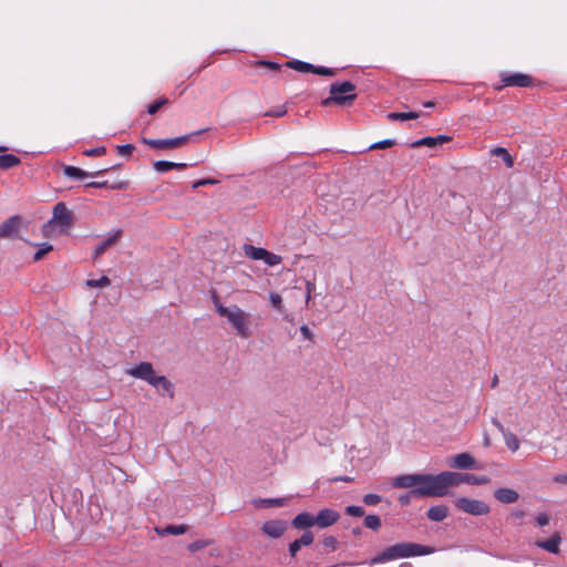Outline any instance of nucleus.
<instances>
[{
	"label": "nucleus",
	"mask_w": 567,
	"mask_h": 567,
	"mask_svg": "<svg viewBox=\"0 0 567 567\" xmlns=\"http://www.w3.org/2000/svg\"><path fill=\"white\" fill-rule=\"evenodd\" d=\"M502 85L496 86V90H502L505 86H516V87H530L533 85V79L528 74L524 73H503L502 75Z\"/></svg>",
	"instance_id": "nucleus-9"
},
{
	"label": "nucleus",
	"mask_w": 567,
	"mask_h": 567,
	"mask_svg": "<svg viewBox=\"0 0 567 567\" xmlns=\"http://www.w3.org/2000/svg\"><path fill=\"white\" fill-rule=\"evenodd\" d=\"M122 236V230H116L113 235L102 241L95 249V257L103 255L111 246L115 245Z\"/></svg>",
	"instance_id": "nucleus-21"
},
{
	"label": "nucleus",
	"mask_w": 567,
	"mask_h": 567,
	"mask_svg": "<svg viewBox=\"0 0 567 567\" xmlns=\"http://www.w3.org/2000/svg\"><path fill=\"white\" fill-rule=\"evenodd\" d=\"M110 169V167H105L103 169H100L95 173H87L79 167H75V166H65L63 168V173L65 176L68 177H71V178H78V179H83L87 176H95V175H99V174H103V173H106L107 171Z\"/></svg>",
	"instance_id": "nucleus-16"
},
{
	"label": "nucleus",
	"mask_w": 567,
	"mask_h": 567,
	"mask_svg": "<svg viewBox=\"0 0 567 567\" xmlns=\"http://www.w3.org/2000/svg\"><path fill=\"white\" fill-rule=\"evenodd\" d=\"M363 523L367 528L375 530V532L379 530L382 525L380 516L374 515V514L365 516Z\"/></svg>",
	"instance_id": "nucleus-30"
},
{
	"label": "nucleus",
	"mask_w": 567,
	"mask_h": 567,
	"mask_svg": "<svg viewBox=\"0 0 567 567\" xmlns=\"http://www.w3.org/2000/svg\"><path fill=\"white\" fill-rule=\"evenodd\" d=\"M399 567H413L410 563H403Z\"/></svg>",
	"instance_id": "nucleus-63"
},
{
	"label": "nucleus",
	"mask_w": 567,
	"mask_h": 567,
	"mask_svg": "<svg viewBox=\"0 0 567 567\" xmlns=\"http://www.w3.org/2000/svg\"><path fill=\"white\" fill-rule=\"evenodd\" d=\"M269 299H270L272 307H275L278 310L281 309L282 298L279 293L271 292L269 296Z\"/></svg>",
	"instance_id": "nucleus-45"
},
{
	"label": "nucleus",
	"mask_w": 567,
	"mask_h": 567,
	"mask_svg": "<svg viewBox=\"0 0 567 567\" xmlns=\"http://www.w3.org/2000/svg\"><path fill=\"white\" fill-rule=\"evenodd\" d=\"M267 249L255 247L252 245H244L245 256L252 260H262Z\"/></svg>",
	"instance_id": "nucleus-25"
},
{
	"label": "nucleus",
	"mask_w": 567,
	"mask_h": 567,
	"mask_svg": "<svg viewBox=\"0 0 567 567\" xmlns=\"http://www.w3.org/2000/svg\"><path fill=\"white\" fill-rule=\"evenodd\" d=\"M159 535H183L187 532L186 525H168L164 529H156Z\"/></svg>",
	"instance_id": "nucleus-29"
},
{
	"label": "nucleus",
	"mask_w": 567,
	"mask_h": 567,
	"mask_svg": "<svg viewBox=\"0 0 567 567\" xmlns=\"http://www.w3.org/2000/svg\"><path fill=\"white\" fill-rule=\"evenodd\" d=\"M491 153L494 156L501 157L504 161L506 167L512 168L514 166V158L506 148L498 146L493 148Z\"/></svg>",
	"instance_id": "nucleus-26"
},
{
	"label": "nucleus",
	"mask_w": 567,
	"mask_h": 567,
	"mask_svg": "<svg viewBox=\"0 0 567 567\" xmlns=\"http://www.w3.org/2000/svg\"><path fill=\"white\" fill-rule=\"evenodd\" d=\"M311 73L323 75V76H333L336 75V70L326 68V66H316L313 65V70H311Z\"/></svg>",
	"instance_id": "nucleus-37"
},
{
	"label": "nucleus",
	"mask_w": 567,
	"mask_h": 567,
	"mask_svg": "<svg viewBox=\"0 0 567 567\" xmlns=\"http://www.w3.org/2000/svg\"><path fill=\"white\" fill-rule=\"evenodd\" d=\"M498 384V377L495 374L493 380H492V388H495L496 385Z\"/></svg>",
	"instance_id": "nucleus-60"
},
{
	"label": "nucleus",
	"mask_w": 567,
	"mask_h": 567,
	"mask_svg": "<svg viewBox=\"0 0 567 567\" xmlns=\"http://www.w3.org/2000/svg\"><path fill=\"white\" fill-rule=\"evenodd\" d=\"M291 524L298 529L316 526L315 515L308 512L300 513L292 519Z\"/></svg>",
	"instance_id": "nucleus-19"
},
{
	"label": "nucleus",
	"mask_w": 567,
	"mask_h": 567,
	"mask_svg": "<svg viewBox=\"0 0 567 567\" xmlns=\"http://www.w3.org/2000/svg\"><path fill=\"white\" fill-rule=\"evenodd\" d=\"M451 140H452V137H450L447 135H439V136H435V137L427 136V137H423L421 140H417V141L413 142L411 144V146L414 147V148H417V147H421V146L434 147L437 144L446 143V142H450Z\"/></svg>",
	"instance_id": "nucleus-18"
},
{
	"label": "nucleus",
	"mask_w": 567,
	"mask_h": 567,
	"mask_svg": "<svg viewBox=\"0 0 567 567\" xmlns=\"http://www.w3.org/2000/svg\"><path fill=\"white\" fill-rule=\"evenodd\" d=\"M21 225V218L18 215L11 216L0 225V238L13 237L17 235Z\"/></svg>",
	"instance_id": "nucleus-12"
},
{
	"label": "nucleus",
	"mask_w": 567,
	"mask_h": 567,
	"mask_svg": "<svg viewBox=\"0 0 567 567\" xmlns=\"http://www.w3.org/2000/svg\"><path fill=\"white\" fill-rule=\"evenodd\" d=\"M422 474H405L393 478L392 485L396 488H415L421 486Z\"/></svg>",
	"instance_id": "nucleus-11"
},
{
	"label": "nucleus",
	"mask_w": 567,
	"mask_h": 567,
	"mask_svg": "<svg viewBox=\"0 0 567 567\" xmlns=\"http://www.w3.org/2000/svg\"><path fill=\"white\" fill-rule=\"evenodd\" d=\"M86 186L94 187V188H102V187H106L107 186V182L106 181H103V182H92V183H89Z\"/></svg>",
	"instance_id": "nucleus-55"
},
{
	"label": "nucleus",
	"mask_w": 567,
	"mask_h": 567,
	"mask_svg": "<svg viewBox=\"0 0 567 567\" xmlns=\"http://www.w3.org/2000/svg\"><path fill=\"white\" fill-rule=\"evenodd\" d=\"M73 224V215L66 205L62 202L53 207L52 218L42 226L44 236H50L54 227H59L61 233H68Z\"/></svg>",
	"instance_id": "nucleus-6"
},
{
	"label": "nucleus",
	"mask_w": 567,
	"mask_h": 567,
	"mask_svg": "<svg viewBox=\"0 0 567 567\" xmlns=\"http://www.w3.org/2000/svg\"><path fill=\"white\" fill-rule=\"evenodd\" d=\"M313 534L310 530H306L300 538H298L301 546H309L313 543Z\"/></svg>",
	"instance_id": "nucleus-44"
},
{
	"label": "nucleus",
	"mask_w": 567,
	"mask_h": 567,
	"mask_svg": "<svg viewBox=\"0 0 567 567\" xmlns=\"http://www.w3.org/2000/svg\"><path fill=\"white\" fill-rule=\"evenodd\" d=\"M553 482L557 484H567V474H558L553 477Z\"/></svg>",
	"instance_id": "nucleus-53"
},
{
	"label": "nucleus",
	"mask_w": 567,
	"mask_h": 567,
	"mask_svg": "<svg viewBox=\"0 0 567 567\" xmlns=\"http://www.w3.org/2000/svg\"><path fill=\"white\" fill-rule=\"evenodd\" d=\"M355 99V85L352 82H336L330 85V96L322 100L321 104L326 107L330 105H352Z\"/></svg>",
	"instance_id": "nucleus-5"
},
{
	"label": "nucleus",
	"mask_w": 567,
	"mask_h": 567,
	"mask_svg": "<svg viewBox=\"0 0 567 567\" xmlns=\"http://www.w3.org/2000/svg\"><path fill=\"white\" fill-rule=\"evenodd\" d=\"M287 66L302 73H311V70H313V64L299 60H292L287 62Z\"/></svg>",
	"instance_id": "nucleus-28"
},
{
	"label": "nucleus",
	"mask_w": 567,
	"mask_h": 567,
	"mask_svg": "<svg viewBox=\"0 0 567 567\" xmlns=\"http://www.w3.org/2000/svg\"><path fill=\"white\" fill-rule=\"evenodd\" d=\"M306 290L307 292L312 293V291L315 290V284L311 281H307Z\"/></svg>",
	"instance_id": "nucleus-58"
},
{
	"label": "nucleus",
	"mask_w": 567,
	"mask_h": 567,
	"mask_svg": "<svg viewBox=\"0 0 567 567\" xmlns=\"http://www.w3.org/2000/svg\"><path fill=\"white\" fill-rule=\"evenodd\" d=\"M411 497H415L414 495L411 494V491L406 494V495H401L399 497V502L402 504V505H408L410 504V501H411Z\"/></svg>",
	"instance_id": "nucleus-54"
},
{
	"label": "nucleus",
	"mask_w": 567,
	"mask_h": 567,
	"mask_svg": "<svg viewBox=\"0 0 567 567\" xmlns=\"http://www.w3.org/2000/svg\"><path fill=\"white\" fill-rule=\"evenodd\" d=\"M301 544L299 543L298 539L293 540L290 545H289V553H290V556L291 557H295L297 555V553L300 550L301 548Z\"/></svg>",
	"instance_id": "nucleus-48"
},
{
	"label": "nucleus",
	"mask_w": 567,
	"mask_h": 567,
	"mask_svg": "<svg viewBox=\"0 0 567 567\" xmlns=\"http://www.w3.org/2000/svg\"><path fill=\"white\" fill-rule=\"evenodd\" d=\"M210 540H195L188 545V550L195 553L199 549L207 547L208 545H210Z\"/></svg>",
	"instance_id": "nucleus-40"
},
{
	"label": "nucleus",
	"mask_w": 567,
	"mask_h": 567,
	"mask_svg": "<svg viewBox=\"0 0 567 567\" xmlns=\"http://www.w3.org/2000/svg\"><path fill=\"white\" fill-rule=\"evenodd\" d=\"M393 145H395V141L394 140H383V141H380V142H377V143L372 144L370 146V148L371 150H384V148L392 147Z\"/></svg>",
	"instance_id": "nucleus-41"
},
{
	"label": "nucleus",
	"mask_w": 567,
	"mask_h": 567,
	"mask_svg": "<svg viewBox=\"0 0 567 567\" xmlns=\"http://www.w3.org/2000/svg\"><path fill=\"white\" fill-rule=\"evenodd\" d=\"M331 482H352L353 478L350 476H338L330 480Z\"/></svg>",
	"instance_id": "nucleus-56"
},
{
	"label": "nucleus",
	"mask_w": 567,
	"mask_h": 567,
	"mask_svg": "<svg viewBox=\"0 0 567 567\" xmlns=\"http://www.w3.org/2000/svg\"><path fill=\"white\" fill-rule=\"evenodd\" d=\"M381 496L378 495V494H365L363 496V503L368 506H374V505H378L380 502H381Z\"/></svg>",
	"instance_id": "nucleus-38"
},
{
	"label": "nucleus",
	"mask_w": 567,
	"mask_h": 567,
	"mask_svg": "<svg viewBox=\"0 0 567 567\" xmlns=\"http://www.w3.org/2000/svg\"><path fill=\"white\" fill-rule=\"evenodd\" d=\"M495 498L504 504H512L518 501L519 495L516 491L507 487H501L494 492Z\"/></svg>",
	"instance_id": "nucleus-17"
},
{
	"label": "nucleus",
	"mask_w": 567,
	"mask_h": 567,
	"mask_svg": "<svg viewBox=\"0 0 567 567\" xmlns=\"http://www.w3.org/2000/svg\"><path fill=\"white\" fill-rule=\"evenodd\" d=\"M340 519L339 512L332 508H322L315 516L316 526L319 528H328Z\"/></svg>",
	"instance_id": "nucleus-10"
},
{
	"label": "nucleus",
	"mask_w": 567,
	"mask_h": 567,
	"mask_svg": "<svg viewBox=\"0 0 567 567\" xmlns=\"http://www.w3.org/2000/svg\"><path fill=\"white\" fill-rule=\"evenodd\" d=\"M287 113V110L285 107H281L277 111H269L266 113V115L268 116H276V117H281L284 116L285 114Z\"/></svg>",
	"instance_id": "nucleus-52"
},
{
	"label": "nucleus",
	"mask_w": 567,
	"mask_h": 567,
	"mask_svg": "<svg viewBox=\"0 0 567 567\" xmlns=\"http://www.w3.org/2000/svg\"><path fill=\"white\" fill-rule=\"evenodd\" d=\"M493 423L502 432L503 435H504V433L508 432V431L505 430V427L503 426V424L501 422L494 420Z\"/></svg>",
	"instance_id": "nucleus-57"
},
{
	"label": "nucleus",
	"mask_w": 567,
	"mask_h": 567,
	"mask_svg": "<svg viewBox=\"0 0 567 567\" xmlns=\"http://www.w3.org/2000/svg\"><path fill=\"white\" fill-rule=\"evenodd\" d=\"M420 115L419 112H391L388 114V118L391 121H408L419 118Z\"/></svg>",
	"instance_id": "nucleus-27"
},
{
	"label": "nucleus",
	"mask_w": 567,
	"mask_h": 567,
	"mask_svg": "<svg viewBox=\"0 0 567 567\" xmlns=\"http://www.w3.org/2000/svg\"><path fill=\"white\" fill-rule=\"evenodd\" d=\"M504 441L511 451L516 452L519 449V440L514 433H504Z\"/></svg>",
	"instance_id": "nucleus-31"
},
{
	"label": "nucleus",
	"mask_w": 567,
	"mask_h": 567,
	"mask_svg": "<svg viewBox=\"0 0 567 567\" xmlns=\"http://www.w3.org/2000/svg\"><path fill=\"white\" fill-rule=\"evenodd\" d=\"M287 529V524L284 520L275 519L264 523L261 530L272 538H279Z\"/></svg>",
	"instance_id": "nucleus-13"
},
{
	"label": "nucleus",
	"mask_w": 567,
	"mask_h": 567,
	"mask_svg": "<svg viewBox=\"0 0 567 567\" xmlns=\"http://www.w3.org/2000/svg\"><path fill=\"white\" fill-rule=\"evenodd\" d=\"M134 150L135 146L133 144H124L116 146L117 154L123 156H131Z\"/></svg>",
	"instance_id": "nucleus-42"
},
{
	"label": "nucleus",
	"mask_w": 567,
	"mask_h": 567,
	"mask_svg": "<svg viewBox=\"0 0 567 567\" xmlns=\"http://www.w3.org/2000/svg\"><path fill=\"white\" fill-rule=\"evenodd\" d=\"M192 135L193 134H187V135H183L179 137L165 138V140H153V138L142 137L141 142L154 150H174V148H178V147L185 145L189 141Z\"/></svg>",
	"instance_id": "nucleus-8"
},
{
	"label": "nucleus",
	"mask_w": 567,
	"mask_h": 567,
	"mask_svg": "<svg viewBox=\"0 0 567 567\" xmlns=\"http://www.w3.org/2000/svg\"><path fill=\"white\" fill-rule=\"evenodd\" d=\"M106 154V148L104 146L89 148L83 151V155L85 156H103Z\"/></svg>",
	"instance_id": "nucleus-43"
},
{
	"label": "nucleus",
	"mask_w": 567,
	"mask_h": 567,
	"mask_svg": "<svg viewBox=\"0 0 567 567\" xmlns=\"http://www.w3.org/2000/svg\"><path fill=\"white\" fill-rule=\"evenodd\" d=\"M346 514L353 517H362L364 515V509L361 506L350 505L346 507Z\"/></svg>",
	"instance_id": "nucleus-39"
},
{
	"label": "nucleus",
	"mask_w": 567,
	"mask_h": 567,
	"mask_svg": "<svg viewBox=\"0 0 567 567\" xmlns=\"http://www.w3.org/2000/svg\"><path fill=\"white\" fill-rule=\"evenodd\" d=\"M322 545L330 551L337 550L339 542L333 536H326L322 540Z\"/></svg>",
	"instance_id": "nucleus-36"
},
{
	"label": "nucleus",
	"mask_w": 567,
	"mask_h": 567,
	"mask_svg": "<svg viewBox=\"0 0 567 567\" xmlns=\"http://www.w3.org/2000/svg\"><path fill=\"white\" fill-rule=\"evenodd\" d=\"M455 486L454 472H441L436 475L422 474L421 486L411 489L415 497H442L449 488Z\"/></svg>",
	"instance_id": "nucleus-1"
},
{
	"label": "nucleus",
	"mask_w": 567,
	"mask_h": 567,
	"mask_svg": "<svg viewBox=\"0 0 567 567\" xmlns=\"http://www.w3.org/2000/svg\"><path fill=\"white\" fill-rule=\"evenodd\" d=\"M310 299H311V293L307 292V296H306V302H307V305L309 303Z\"/></svg>",
	"instance_id": "nucleus-64"
},
{
	"label": "nucleus",
	"mask_w": 567,
	"mask_h": 567,
	"mask_svg": "<svg viewBox=\"0 0 567 567\" xmlns=\"http://www.w3.org/2000/svg\"><path fill=\"white\" fill-rule=\"evenodd\" d=\"M217 183H218V181H216L214 178H204V179H199V181L195 182L193 184V188H198V187L205 186V185H215Z\"/></svg>",
	"instance_id": "nucleus-46"
},
{
	"label": "nucleus",
	"mask_w": 567,
	"mask_h": 567,
	"mask_svg": "<svg viewBox=\"0 0 567 567\" xmlns=\"http://www.w3.org/2000/svg\"><path fill=\"white\" fill-rule=\"evenodd\" d=\"M258 65L260 66H265L271 71H279L280 70V65L275 63V62H269V61H260L258 62Z\"/></svg>",
	"instance_id": "nucleus-49"
},
{
	"label": "nucleus",
	"mask_w": 567,
	"mask_h": 567,
	"mask_svg": "<svg viewBox=\"0 0 567 567\" xmlns=\"http://www.w3.org/2000/svg\"><path fill=\"white\" fill-rule=\"evenodd\" d=\"M168 103H169L168 99L163 96V97L154 101L153 103H151L147 106V113L151 115H154L159 111L161 107H163L164 105H166Z\"/></svg>",
	"instance_id": "nucleus-32"
},
{
	"label": "nucleus",
	"mask_w": 567,
	"mask_h": 567,
	"mask_svg": "<svg viewBox=\"0 0 567 567\" xmlns=\"http://www.w3.org/2000/svg\"><path fill=\"white\" fill-rule=\"evenodd\" d=\"M264 504L270 505V506H282L286 504L285 498H268L262 501Z\"/></svg>",
	"instance_id": "nucleus-47"
},
{
	"label": "nucleus",
	"mask_w": 567,
	"mask_h": 567,
	"mask_svg": "<svg viewBox=\"0 0 567 567\" xmlns=\"http://www.w3.org/2000/svg\"><path fill=\"white\" fill-rule=\"evenodd\" d=\"M352 533L357 536L361 535V528H354Z\"/></svg>",
	"instance_id": "nucleus-62"
},
{
	"label": "nucleus",
	"mask_w": 567,
	"mask_h": 567,
	"mask_svg": "<svg viewBox=\"0 0 567 567\" xmlns=\"http://www.w3.org/2000/svg\"><path fill=\"white\" fill-rule=\"evenodd\" d=\"M300 332L303 336L305 339L312 341L313 340V333L309 329L307 324H303L300 327Z\"/></svg>",
	"instance_id": "nucleus-51"
},
{
	"label": "nucleus",
	"mask_w": 567,
	"mask_h": 567,
	"mask_svg": "<svg viewBox=\"0 0 567 567\" xmlns=\"http://www.w3.org/2000/svg\"><path fill=\"white\" fill-rule=\"evenodd\" d=\"M561 543V537L559 533H555L550 538L547 540H539L536 543V545L545 549L551 554H558L559 553V544Z\"/></svg>",
	"instance_id": "nucleus-20"
},
{
	"label": "nucleus",
	"mask_w": 567,
	"mask_h": 567,
	"mask_svg": "<svg viewBox=\"0 0 567 567\" xmlns=\"http://www.w3.org/2000/svg\"><path fill=\"white\" fill-rule=\"evenodd\" d=\"M434 105H435V103L433 101H429V102L424 103L425 107H433Z\"/></svg>",
	"instance_id": "nucleus-61"
},
{
	"label": "nucleus",
	"mask_w": 567,
	"mask_h": 567,
	"mask_svg": "<svg viewBox=\"0 0 567 567\" xmlns=\"http://www.w3.org/2000/svg\"><path fill=\"white\" fill-rule=\"evenodd\" d=\"M524 515L525 513L523 511H516L513 513V516H515L516 518H522Z\"/></svg>",
	"instance_id": "nucleus-59"
},
{
	"label": "nucleus",
	"mask_w": 567,
	"mask_h": 567,
	"mask_svg": "<svg viewBox=\"0 0 567 567\" xmlns=\"http://www.w3.org/2000/svg\"><path fill=\"white\" fill-rule=\"evenodd\" d=\"M213 302L215 309L220 317L228 320L231 327L236 330L237 336L241 338H248L250 336L249 328L247 326L248 315L237 306L225 307L219 302V297L216 292L213 293Z\"/></svg>",
	"instance_id": "nucleus-4"
},
{
	"label": "nucleus",
	"mask_w": 567,
	"mask_h": 567,
	"mask_svg": "<svg viewBox=\"0 0 567 567\" xmlns=\"http://www.w3.org/2000/svg\"><path fill=\"white\" fill-rule=\"evenodd\" d=\"M21 164V159L13 154H0V169H10Z\"/></svg>",
	"instance_id": "nucleus-24"
},
{
	"label": "nucleus",
	"mask_w": 567,
	"mask_h": 567,
	"mask_svg": "<svg viewBox=\"0 0 567 567\" xmlns=\"http://www.w3.org/2000/svg\"><path fill=\"white\" fill-rule=\"evenodd\" d=\"M450 466L454 468H475L476 461L470 453H460L450 460Z\"/></svg>",
	"instance_id": "nucleus-14"
},
{
	"label": "nucleus",
	"mask_w": 567,
	"mask_h": 567,
	"mask_svg": "<svg viewBox=\"0 0 567 567\" xmlns=\"http://www.w3.org/2000/svg\"><path fill=\"white\" fill-rule=\"evenodd\" d=\"M127 374L147 382L158 391L162 390L167 393L169 398L174 396L173 383L166 377L157 375L150 362H141L136 364L127 370Z\"/></svg>",
	"instance_id": "nucleus-3"
},
{
	"label": "nucleus",
	"mask_w": 567,
	"mask_h": 567,
	"mask_svg": "<svg viewBox=\"0 0 567 567\" xmlns=\"http://www.w3.org/2000/svg\"><path fill=\"white\" fill-rule=\"evenodd\" d=\"M454 504L460 511L473 516H483L489 513V506L480 499L458 497Z\"/></svg>",
	"instance_id": "nucleus-7"
},
{
	"label": "nucleus",
	"mask_w": 567,
	"mask_h": 567,
	"mask_svg": "<svg viewBox=\"0 0 567 567\" xmlns=\"http://www.w3.org/2000/svg\"><path fill=\"white\" fill-rule=\"evenodd\" d=\"M187 165L184 163H174L168 161H157L153 163V168L157 173H166L172 169H184Z\"/></svg>",
	"instance_id": "nucleus-23"
},
{
	"label": "nucleus",
	"mask_w": 567,
	"mask_h": 567,
	"mask_svg": "<svg viewBox=\"0 0 567 567\" xmlns=\"http://www.w3.org/2000/svg\"><path fill=\"white\" fill-rule=\"evenodd\" d=\"M434 553L433 547L414 544V543H398L388 548L382 553L378 554L371 559L372 564H383L390 560L399 558H408L415 556L430 555Z\"/></svg>",
	"instance_id": "nucleus-2"
},
{
	"label": "nucleus",
	"mask_w": 567,
	"mask_h": 567,
	"mask_svg": "<svg viewBox=\"0 0 567 567\" xmlns=\"http://www.w3.org/2000/svg\"><path fill=\"white\" fill-rule=\"evenodd\" d=\"M53 249L51 244L44 243L40 246L39 250L34 254L33 260H41L47 254H49Z\"/></svg>",
	"instance_id": "nucleus-35"
},
{
	"label": "nucleus",
	"mask_w": 567,
	"mask_h": 567,
	"mask_svg": "<svg viewBox=\"0 0 567 567\" xmlns=\"http://www.w3.org/2000/svg\"><path fill=\"white\" fill-rule=\"evenodd\" d=\"M536 523L538 526H546L549 523V516L545 513H540L536 517Z\"/></svg>",
	"instance_id": "nucleus-50"
},
{
	"label": "nucleus",
	"mask_w": 567,
	"mask_h": 567,
	"mask_svg": "<svg viewBox=\"0 0 567 567\" xmlns=\"http://www.w3.org/2000/svg\"><path fill=\"white\" fill-rule=\"evenodd\" d=\"M111 280L107 276H102L100 279H89L86 286L92 288H103L110 286Z\"/></svg>",
	"instance_id": "nucleus-33"
},
{
	"label": "nucleus",
	"mask_w": 567,
	"mask_h": 567,
	"mask_svg": "<svg viewBox=\"0 0 567 567\" xmlns=\"http://www.w3.org/2000/svg\"><path fill=\"white\" fill-rule=\"evenodd\" d=\"M454 481H455V486H458L462 483H467V484H472V485H484V484H488L491 482L489 477L484 476V475L477 476L474 474H463V473H457V472H454Z\"/></svg>",
	"instance_id": "nucleus-15"
},
{
	"label": "nucleus",
	"mask_w": 567,
	"mask_h": 567,
	"mask_svg": "<svg viewBox=\"0 0 567 567\" xmlns=\"http://www.w3.org/2000/svg\"><path fill=\"white\" fill-rule=\"evenodd\" d=\"M262 260L265 261L266 265L274 267L279 265L282 261V258L276 254L266 250Z\"/></svg>",
	"instance_id": "nucleus-34"
},
{
	"label": "nucleus",
	"mask_w": 567,
	"mask_h": 567,
	"mask_svg": "<svg viewBox=\"0 0 567 567\" xmlns=\"http://www.w3.org/2000/svg\"><path fill=\"white\" fill-rule=\"evenodd\" d=\"M427 518L433 522H442L449 515V508L445 505H436L432 506L427 513Z\"/></svg>",
	"instance_id": "nucleus-22"
}]
</instances>
